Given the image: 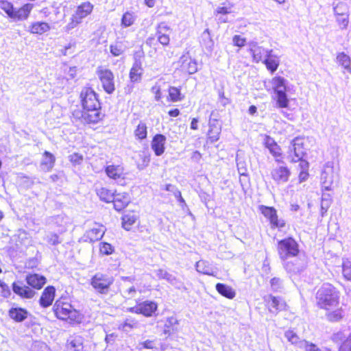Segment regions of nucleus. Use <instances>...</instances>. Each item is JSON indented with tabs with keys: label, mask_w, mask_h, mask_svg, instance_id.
I'll use <instances>...</instances> for the list:
<instances>
[{
	"label": "nucleus",
	"mask_w": 351,
	"mask_h": 351,
	"mask_svg": "<svg viewBox=\"0 0 351 351\" xmlns=\"http://www.w3.org/2000/svg\"><path fill=\"white\" fill-rule=\"evenodd\" d=\"M316 306L325 312L329 323H339L346 317V311L340 303V291L332 283L324 282L315 294Z\"/></svg>",
	"instance_id": "f257e3e1"
},
{
	"label": "nucleus",
	"mask_w": 351,
	"mask_h": 351,
	"mask_svg": "<svg viewBox=\"0 0 351 351\" xmlns=\"http://www.w3.org/2000/svg\"><path fill=\"white\" fill-rule=\"evenodd\" d=\"M53 312L56 318L72 325L80 324L84 317L81 311L75 309L65 297H60L55 302Z\"/></svg>",
	"instance_id": "f03ea898"
},
{
	"label": "nucleus",
	"mask_w": 351,
	"mask_h": 351,
	"mask_svg": "<svg viewBox=\"0 0 351 351\" xmlns=\"http://www.w3.org/2000/svg\"><path fill=\"white\" fill-rule=\"evenodd\" d=\"M33 7V4L27 3L17 8L10 1L5 0L0 1V8L9 18L14 21L27 20L30 15Z\"/></svg>",
	"instance_id": "7ed1b4c3"
},
{
	"label": "nucleus",
	"mask_w": 351,
	"mask_h": 351,
	"mask_svg": "<svg viewBox=\"0 0 351 351\" xmlns=\"http://www.w3.org/2000/svg\"><path fill=\"white\" fill-rule=\"evenodd\" d=\"M279 258L285 261L297 256L300 253L299 244L292 237H287L279 240L276 245Z\"/></svg>",
	"instance_id": "20e7f679"
},
{
	"label": "nucleus",
	"mask_w": 351,
	"mask_h": 351,
	"mask_svg": "<svg viewBox=\"0 0 351 351\" xmlns=\"http://www.w3.org/2000/svg\"><path fill=\"white\" fill-rule=\"evenodd\" d=\"M163 31H171L170 26L164 21L158 23L156 27L157 40H156L154 36H150L146 40V45L150 48H152L154 50V52L158 49V43H160L163 47H167L170 44L171 39L169 35L165 34Z\"/></svg>",
	"instance_id": "39448f33"
},
{
	"label": "nucleus",
	"mask_w": 351,
	"mask_h": 351,
	"mask_svg": "<svg viewBox=\"0 0 351 351\" xmlns=\"http://www.w3.org/2000/svg\"><path fill=\"white\" fill-rule=\"evenodd\" d=\"M114 281L112 276L107 273L97 272L90 278V284L97 292L101 294H107Z\"/></svg>",
	"instance_id": "423d86ee"
},
{
	"label": "nucleus",
	"mask_w": 351,
	"mask_h": 351,
	"mask_svg": "<svg viewBox=\"0 0 351 351\" xmlns=\"http://www.w3.org/2000/svg\"><path fill=\"white\" fill-rule=\"evenodd\" d=\"M258 210L265 218L268 220L271 229L281 231L282 229L287 226V221L283 219L279 218L278 211L274 206L261 205L258 206Z\"/></svg>",
	"instance_id": "0eeeda50"
},
{
	"label": "nucleus",
	"mask_w": 351,
	"mask_h": 351,
	"mask_svg": "<svg viewBox=\"0 0 351 351\" xmlns=\"http://www.w3.org/2000/svg\"><path fill=\"white\" fill-rule=\"evenodd\" d=\"M93 9L94 5L90 1H84L78 5L70 19L69 27L75 28L77 27L84 18L92 14Z\"/></svg>",
	"instance_id": "6e6552de"
},
{
	"label": "nucleus",
	"mask_w": 351,
	"mask_h": 351,
	"mask_svg": "<svg viewBox=\"0 0 351 351\" xmlns=\"http://www.w3.org/2000/svg\"><path fill=\"white\" fill-rule=\"evenodd\" d=\"M96 74L104 90L107 94H112L115 90L114 75L113 72L102 66L97 67Z\"/></svg>",
	"instance_id": "1a4fd4ad"
},
{
	"label": "nucleus",
	"mask_w": 351,
	"mask_h": 351,
	"mask_svg": "<svg viewBox=\"0 0 351 351\" xmlns=\"http://www.w3.org/2000/svg\"><path fill=\"white\" fill-rule=\"evenodd\" d=\"M291 147L289 150V156L290 162L295 163L300 160H303V158L306 154V145L304 138L295 137L291 143Z\"/></svg>",
	"instance_id": "9d476101"
},
{
	"label": "nucleus",
	"mask_w": 351,
	"mask_h": 351,
	"mask_svg": "<svg viewBox=\"0 0 351 351\" xmlns=\"http://www.w3.org/2000/svg\"><path fill=\"white\" fill-rule=\"evenodd\" d=\"M82 110L101 108L98 95L91 87H84L80 95Z\"/></svg>",
	"instance_id": "9b49d317"
},
{
	"label": "nucleus",
	"mask_w": 351,
	"mask_h": 351,
	"mask_svg": "<svg viewBox=\"0 0 351 351\" xmlns=\"http://www.w3.org/2000/svg\"><path fill=\"white\" fill-rule=\"evenodd\" d=\"M105 173L110 180L120 182L121 185L127 184L128 171L121 164H111L106 166Z\"/></svg>",
	"instance_id": "f8f14e48"
},
{
	"label": "nucleus",
	"mask_w": 351,
	"mask_h": 351,
	"mask_svg": "<svg viewBox=\"0 0 351 351\" xmlns=\"http://www.w3.org/2000/svg\"><path fill=\"white\" fill-rule=\"evenodd\" d=\"M158 304L152 300L136 302V305L130 307L128 311L132 313L142 315L145 317H151L156 314Z\"/></svg>",
	"instance_id": "ddd939ff"
},
{
	"label": "nucleus",
	"mask_w": 351,
	"mask_h": 351,
	"mask_svg": "<svg viewBox=\"0 0 351 351\" xmlns=\"http://www.w3.org/2000/svg\"><path fill=\"white\" fill-rule=\"evenodd\" d=\"M263 146L269 150L276 162L283 163L285 158L283 151L281 147L272 137L269 135H265L263 140Z\"/></svg>",
	"instance_id": "4468645a"
},
{
	"label": "nucleus",
	"mask_w": 351,
	"mask_h": 351,
	"mask_svg": "<svg viewBox=\"0 0 351 351\" xmlns=\"http://www.w3.org/2000/svg\"><path fill=\"white\" fill-rule=\"evenodd\" d=\"M104 114L101 112V108L82 110L80 119L84 124L94 125L103 120Z\"/></svg>",
	"instance_id": "2eb2a0df"
},
{
	"label": "nucleus",
	"mask_w": 351,
	"mask_h": 351,
	"mask_svg": "<svg viewBox=\"0 0 351 351\" xmlns=\"http://www.w3.org/2000/svg\"><path fill=\"white\" fill-rule=\"evenodd\" d=\"M291 174L290 169L285 164L273 167L270 172L271 178L277 184L287 182Z\"/></svg>",
	"instance_id": "dca6fc26"
},
{
	"label": "nucleus",
	"mask_w": 351,
	"mask_h": 351,
	"mask_svg": "<svg viewBox=\"0 0 351 351\" xmlns=\"http://www.w3.org/2000/svg\"><path fill=\"white\" fill-rule=\"evenodd\" d=\"M12 289L13 292L21 299H32L36 295L35 291L21 280L13 282Z\"/></svg>",
	"instance_id": "f3484780"
},
{
	"label": "nucleus",
	"mask_w": 351,
	"mask_h": 351,
	"mask_svg": "<svg viewBox=\"0 0 351 351\" xmlns=\"http://www.w3.org/2000/svg\"><path fill=\"white\" fill-rule=\"evenodd\" d=\"M104 234L105 231L102 226H97L86 230L79 239V242L93 243L101 239Z\"/></svg>",
	"instance_id": "a211bd4d"
},
{
	"label": "nucleus",
	"mask_w": 351,
	"mask_h": 351,
	"mask_svg": "<svg viewBox=\"0 0 351 351\" xmlns=\"http://www.w3.org/2000/svg\"><path fill=\"white\" fill-rule=\"evenodd\" d=\"M25 280L29 287L32 290H40L47 282V278L45 276L36 274L29 273L25 276Z\"/></svg>",
	"instance_id": "6ab92c4d"
},
{
	"label": "nucleus",
	"mask_w": 351,
	"mask_h": 351,
	"mask_svg": "<svg viewBox=\"0 0 351 351\" xmlns=\"http://www.w3.org/2000/svg\"><path fill=\"white\" fill-rule=\"evenodd\" d=\"M56 288L52 285L47 286L42 291L38 302L41 307L47 308L50 306L56 297Z\"/></svg>",
	"instance_id": "aec40b11"
},
{
	"label": "nucleus",
	"mask_w": 351,
	"mask_h": 351,
	"mask_svg": "<svg viewBox=\"0 0 351 351\" xmlns=\"http://www.w3.org/2000/svg\"><path fill=\"white\" fill-rule=\"evenodd\" d=\"M131 199L129 193L126 192H117L115 191L113 199L111 202L114 208L117 211H121L130 204Z\"/></svg>",
	"instance_id": "412c9836"
},
{
	"label": "nucleus",
	"mask_w": 351,
	"mask_h": 351,
	"mask_svg": "<svg viewBox=\"0 0 351 351\" xmlns=\"http://www.w3.org/2000/svg\"><path fill=\"white\" fill-rule=\"evenodd\" d=\"M167 138L162 134H155L151 141V147L157 156L165 153Z\"/></svg>",
	"instance_id": "4be33fe9"
},
{
	"label": "nucleus",
	"mask_w": 351,
	"mask_h": 351,
	"mask_svg": "<svg viewBox=\"0 0 351 351\" xmlns=\"http://www.w3.org/2000/svg\"><path fill=\"white\" fill-rule=\"evenodd\" d=\"M180 71L185 74H193L197 71V62L189 55H183L180 60Z\"/></svg>",
	"instance_id": "5701e85b"
},
{
	"label": "nucleus",
	"mask_w": 351,
	"mask_h": 351,
	"mask_svg": "<svg viewBox=\"0 0 351 351\" xmlns=\"http://www.w3.org/2000/svg\"><path fill=\"white\" fill-rule=\"evenodd\" d=\"M84 341L80 335L71 336L65 343L64 351H84Z\"/></svg>",
	"instance_id": "b1692460"
},
{
	"label": "nucleus",
	"mask_w": 351,
	"mask_h": 351,
	"mask_svg": "<svg viewBox=\"0 0 351 351\" xmlns=\"http://www.w3.org/2000/svg\"><path fill=\"white\" fill-rule=\"evenodd\" d=\"M263 63L271 73H274L276 71L280 65V60L276 55L272 53V50H269L267 51L265 58Z\"/></svg>",
	"instance_id": "393cba45"
},
{
	"label": "nucleus",
	"mask_w": 351,
	"mask_h": 351,
	"mask_svg": "<svg viewBox=\"0 0 351 351\" xmlns=\"http://www.w3.org/2000/svg\"><path fill=\"white\" fill-rule=\"evenodd\" d=\"M51 29L50 25L47 22L36 21L29 25L28 31L32 34L43 35Z\"/></svg>",
	"instance_id": "a878e982"
},
{
	"label": "nucleus",
	"mask_w": 351,
	"mask_h": 351,
	"mask_svg": "<svg viewBox=\"0 0 351 351\" xmlns=\"http://www.w3.org/2000/svg\"><path fill=\"white\" fill-rule=\"evenodd\" d=\"M143 75V68L142 62L133 63L130 72V81L132 83L141 82Z\"/></svg>",
	"instance_id": "bb28decb"
},
{
	"label": "nucleus",
	"mask_w": 351,
	"mask_h": 351,
	"mask_svg": "<svg viewBox=\"0 0 351 351\" xmlns=\"http://www.w3.org/2000/svg\"><path fill=\"white\" fill-rule=\"evenodd\" d=\"M209 129L207 132V142L213 143L219 138L221 127L219 123H212L210 121L208 123Z\"/></svg>",
	"instance_id": "cd10ccee"
},
{
	"label": "nucleus",
	"mask_w": 351,
	"mask_h": 351,
	"mask_svg": "<svg viewBox=\"0 0 351 351\" xmlns=\"http://www.w3.org/2000/svg\"><path fill=\"white\" fill-rule=\"evenodd\" d=\"M184 99V95L182 93L181 88L170 86L167 88V101L170 103H177Z\"/></svg>",
	"instance_id": "c85d7f7f"
},
{
	"label": "nucleus",
	"mask_w": 351,
	"mask_h": 351,
	"mask_svg": "<svg viewBox=\"0 0 351 351\" xmlns=\"http://www.w3.org/2000/svg\"><path fill=\"white\" fill-rule=\"evenodd\" d=\"M43 159L40 162V167L44 171H50L55 165L56 158L53 154L48 151H45L43 153Z\"/></svg>",
	"instance_id": "c756f323"
},
{
	"label": "nucleus",
	"mask_w": 351,
	"mask_h": 351,
	"mask_svg": "<svg viewBox=\"0 0 351 351\" xmlns=\"http://www.w3.org/2000/svg\"><path fill=\"white\" fill-rule=\"evenodd\" d=\"M215 289L219 294L227 299L232 300L236 296L234 289L226 284L217 283Z\"/></svg>",
	"instance_id": "7c9ffc66"
},
{
	"label": "nucleus",
	"mask_w": 351,
	"mask_h": 351,
	"mask_svg": "<svg viewBox=\"0 0 351 351\" xmlns=\"http://www.w3.org/2000/svg\"><path fill=\"white\" fill-rule=\"evenodd\" d=\"M27 311L21 307L11 308L8 311L10 317L16 322L24 321L27 317Z\"/></svg>",
	"instance_id": "2f4dec72"
},
{
	"label": "nucleus",
	"mask_w": 351,
	"mask_h": 351,
	"mask_svg": "<svg viewBox=\"0 0 351 351\" xmlns=\"http://www.w3.org/2000/svg\"><path fill=\"white\" fill-rule=\"evenodd\" d=\"M269 306L274 308L276 312L285 311L287 309V304L285 301L279 297L274 296L272 295H269Z\"/></svg>",
	"instance_id": "473e14b6"
},
{
	"label": "nucleus",
	"mask_w": 351,
	"mask_h": 351,
	"mask_svg": "<svg viewBox=\"0 0 351 351\" xmlns=\"http://www.w3.org/2000/svg\"><path fill=\"white\" fill-rule=\"evenodd\" d=\"M334 12L336 16V22L340 29L347 28L349 23V14L348 12H339L338 6L334 8Z\"/></svg>",
	"instance_id": "72a5a7b5"
},
{
	"label": "nucleus",
	"mask_w": 351,
	"mask_h": 351,
	"mask_svg": "<svg viewBox=\"0 0 351 351\" xmlns=\"http://www.w3.org/2000/svg\"><path fill=\"white\" fill-rule=\"evenodd\" d=\"M148 135L147 124L140 121L134 130V136L138 141H143L147 139Z\"/></svg>",
	"instance_id": "f704fd0d"
},
{
	"label": "nucleus",
	"mask_w": 351,
	"mask_h": 351,
	"mask_svg": "<svg viewBox=\"0 0 351 351\" xmlns=\"http://www.w3.org/2000/svg\"><path fill=\"white\" fill-rule=\"evenodd\" d=\"M138 218V216L134 211L124 215L121 218L123 228L128 231L130 230Z\"/></svg>",
	"instance_id": "c9c22d12"
},
{
	"label": "nucleus",
	"mask_w": 351,
	"mask_h": 351,
	"mask_svg": "<svg viewBox=\"0 0 351 351\" xmlns=\"http://www.w3.org/2000/svg\"><path fill=\"white\" fill-rule=\"evenodd\" d=\"M114 193L115 191H112L107 187H101L96 190V194L99 199L106 203H111Z\"/></svg>",
	"instance_id": "e433bc0d"
},
{
	"label": "nucleus",
	"mask_w": 351,
	"mask_h": 351,
	"mask_svg": "<svg viewBox=\"0 0 351 351\" xmlns=\"http://www.w3.org/2000/svg\"><path fill=\"white\" fill-rule=\"evenodd\" d=\"M234 4L232 2L226 1L215 9L214 11V15L216 16H221L223 15L230 14L232 12Z\"/></svg>",
	"instance_id": "4c0bfd02"
},
{
	"label": "nucleus",
	"mask_w": 351,
	"mask_h": 351,
	"mask_svg": "<svg viewBox=\"0 0 351 351\" xmlns=\"http://www.w3.org/2000/svg\"><path fill=\"white\" fill-rule=\"evenodd\" d=\"M299 168L300 172L298 173V181L300 183L306 181L309 178V163L307 160H300Z\"/></svg>",
	"instance_id": "58836bf2"
},
{
	"label": "nucleus",
	"mask_w": 351,
	"mask_h": 351,
	"mask_svg": "<svg viewBox=\"0 0 351 351\" xmlns=\"http://www.w3.org/2000/svg\"><path fill=\"white\" fill-rule=\"evenodd\" d=\"M276 103L279 108H287L289 105V100L287 98L285 90H276Z\"/></svg>",
	"instance_id": "ea45409f"
},
{
	"label": "nucleus",
	"mask_w": 351,
	"mask_h": 351,
	"mask_svg": "<svg viewBox=\"0 0 351 351\" xmlns=\"http://www.w3.org/2000/svg\"><path fill=\"white\" fill-rule=\"evenodd\" d=\"M252 56L253 60L258 63L260 62H263L264 59L265 58L267 51L264 48L259 46H255L252 49H251Z\"/></svg>",
	"instance_id": "a19ab883"
},
{
	"label": "nucleus",
	"mask_w": 351,
	"mask_h": 351,
	"mask_svg": "<svg viewBox=\"0 0 351 351\" xmlns=\"http://www.w3.org/2000/svg\"><path fill=\"white\" fill-rule=\"evenodd\" d=\"M177 324L178 321L176 318L173 317L167 318L165 324L164 333L170 335L177 332Z\"/></svg>",
	"instance_id": "79ce46f5"
},
{
	"label": "nucleus",
	"mask_w": 351,
	"mask_h": 351,
	"mask_svg": "<svg viewBox=\"0 0 351 351\" xmlns=\"http://www.w3.org/2000/svg\"><path fill=\"white\" fill-rule=\"evenodd\" d=\"M136 16L133 12L127 11L123 13L121 24L123 27H128L132 25L135 21Z\"/></svg>",
	"instance_id": "37998d69"
},
{
	"label": "nucleus",
	"mask_w": 351,
	"mask_h": 351,
	"mask_svg": "<svg viewBox=\"0 0 351 351\" xmlns=\"http://www.w3.org/2000/svg\"><path fill=\"white\" fill-rule=\"evenodd\" d=\"M195 267L199 273L211 275V268L207 261L200 260L196 263Z\"/></svg>",
	"instance_id": "c03bdc74"
},
{
	"label": "nucleus",
	"mask_w": 351,
	"mask_h": 351,
	"mask_svg": "<svg viewBox=\"0 0 351 351\" xmlns=\"http://www.w3.org/2000/svg\"><path fill=\"white\" fill-rule=\"evenodd\" d=\"M99 252L101 255H111L114 252V247L109 243L101 242L99 245Z\"/></svg>",
	"instance_id": "a18cd8bd"
},
{
	"label": "nucleus",
	"mask_w": 351,
	"mask_h": 351,
	"mask_svg": "<svg viewBox=\"0 0 351 351\" xmlns=\"http://www.w3.org/2000/svg\"><path fill=\"white\" fill-rule=\"evenodd\" d=\"M337 60L338 63L343 67L348 69L350 68L351 60L350 57L343 52L337 54Z\"/></svg>",
	"instance_id": "49530a36"
},
{
	"label": "nucleus",
	"mask_w": 351,
	"mask_h": 351,
	"mask_svg": "<svg viewBox=\"0 0 351 351\" xmlns=\"http://www.w3.org/2000/svg\"><path fill=\"white\" fill-rule=\"evenodd\" d=\"M69 160L73 166H79L84 162V156L80 153L74 152L69 156Z\"/></svg>",
	"instance_id": "de8ad7c7"
},
{
	"label": "nucleus",
	"mask_w": 351,
	"mask_h": 351,
	"mask_svg": "<svg viewBox=\"0 0 351 351\" xmlns=\"http://www.w3.org/2000/svg\"><path fill=\"white\" fill-rule=\"evenodd\" d=\"M151 156L149 154H143L140 155L138 160H137V167L139 169H143L147 167L150 162Z\"/></svg>",
	"instance_id": "09e8293b"
},
{
	"label": "nucleus",
	"mask_w": 351,
	"mask_h": 351,
	"mask_svg": "<svg viewBox=\"0 0 351 351\" xmlns=\"http://www.w3.org/2000/svg\"><path fill=\"white\" fill-rule=\"evenodd\" d=\"M342 275L345 280L351 281V262L343 261L342 263Z\"/></svg>",
	"instance_id": "8fccbe9b"
},
{
	"label": "nucleus",
	"mask_w": 351,
	"mask_h": 351,
	"mask_svg": "<svg viewBox=\"0 0 351 351\" xmlns=\"http://www.w3.org/2000/svg\"><path fill=\"white\" fill-rule=\"evenodd\" d=\"M285 336L291 344H297L300 342V337L292 329L287 330L285 332Z\"/></svg>",
	"instance_id": "3c124183"
},
{
	"label": "nucleus",
	"mask_w": 351,
	"mask_h": 351,
	"mask_svg": "<svg viewBox=\"0 0 351 351\" xmlns=\"http://www.w3.org/2000/svg\"><path fill=\"white\" fill-rule=\"evenodd\" d=\"M271 84H273L274 91L279 90L278 88L283 87L285 90V80L280 76H275L271 79Z\"/></svg>",
	"instance_id": "603ef678"
},
{
	"label": "nucleus",
	"mask_w": 351,
	"mask_h": 351,
	"mask_svg": "<svg viewBox=\"0 0 351 351\" xmlns=\"http://www.w3.org/2000/svg\"><path fill=\"white\" fill-rule=\"evenodd\" d=\"M110 51L113 56L117 57L122 55L124 52V49L121 43L112 44L109 47Z\"/></svg>",
	"instance_id": "864d4df0"
},
{
	"label": "nucleus",
	"mask_w": 351,
	"mask_h": 351,
	"mask_svg": "<svg viewBox=\"0 0 351 351\" xmlns=\"http://www.w3.org/2000/svg\"><path fill=\"white\" fill-rule=\"evenodd\" d=\"M11 291L9 286L3 280H0V296L8 298L10 296Z\"/></svg>",
	"instance_id": "5fc2aeb1"
},
{
	"label": "nucleus",
	"mask_w": 351,
	"mask_h": 351,
	"mask_svg": "<svg viewBox=\"0 0 351 351\" xmlns=\"http://www.w3.org/2000/svg\"><path fill=\"white\" fill-rule=\"evenodd\" d=\"M151 91L154 94V99L156 101H161L163 98V94L160 85H154L152 87Z\"/></svg>",
	"instance_id": "6e6d98bb"
},
{
	"label": "nucleus",
	"mask_w": 351,
	"mask_h": 351,
	"mask_svg": "<svg viewBox=\"0 0 351 351\" xmlns=\"http://www.w3.org/2000/svg\"><path fill=\"white\" fill-rule=\"evenodd\" d=\"M232 42L234 46L241 48L245 46L247 43V39L246 38L243 37L241 35H234L232 37Z\"/></svg>",
	"instance_id": "4d7b16f0"
},
{
	"label": "nucleus",
	"mask_w": 351,
	"mask_h": 351,
	"mask_svg": "<svg viewBox=\"0 0 351 351\" xmlns=\"http://www.w3.org/2000/svg\"><path fill=\"white\" fill-rule=\"evenodd\" d=\"M138 325V322L134 318H127L122 324V328L124 330L132 329L136 328Z\"/></svg>",
	"instance_id": "13d9d810"
},
{
	"label": "nucleus",
	"mask_w": 351,
	"mask_h": 351,
	"mask_svg": "<svg viewBox=\"0 0 351 351\" xmlns=\"http://www.w3.org/2000/svg\"><path fill=\"white\" fill-rule=\"evenodd\" d=\"M338 351H351V333L341 343Z\"/></svg>",
	"instance_id": "bf43d9fd"
},
{
	"label": "nucleus",
	"mask_w": 351,
	"mask_h": 351,
	"mask_svg": "<svg viewBox=\"0 0 351 351\" xmlns=\"http://www.w3.org/2000/svg\"><path fill=\"white\" fill-rule=\"evenodd\" d=\"M305 351H331L330 349L325 348L324 349L319 348L315 343L306 342Z\"/></svg>",
	"instance_id": "052dcab7"
},
{
	"label": "nucleus",
	"mask_w": 351,
	"mask_h": 351,
	"mask_svg": "<svg viewBox=\"0 0 351 351\" xmlns=\"http://www.w3.org/2000/svg\"><path fill=\"white\" fill-rule=\"evenodd\" d=\"M133 56L134 60V63L141 62V59L143 58L145 56V53L143 49L141 48L139 50L136 51L134 53Z\"/></svg>",
	"instance_id": "680f3d73"
},
{
	"label": "nucleus",
	"mask_w": 351,
	"mask_h": 351,
	"mask_svg": "<svg viewBox=\"0 0 351 351\" xmlns=\"http://www.w3.org/2000/svg\"><path fill=\"white\" fill-rule=\"evenodd\" d=\"M141 347L146 349H154L156 348L154 340L147 339L140 343Z\"/></svg>",
	"instance_id": "e2e57ef3"
},
{
	"label": "nucleus",
	"mask_w": 351,
	"mask_h": 351,
	"mask_svg": "<svg viewBox=\"0 0 351 351\" xmlns=\"http://www.w3.org/2000/svg\"><path fill=\"white\" fill-rule=\"evenodd\" d=\"M136 291H136V288L134 287L129 288L126 291V293H128V295H125V298L128 300L132 299V298L136 296Z\"/></svg>",
	"instance_id": "0e129e2a"
},
{
	"label": "nucleus",
	"mask_w": 351,
	"mask_h": 351,
	"mask_svg": "<svg viewBox=\"0 0 351 351\" xmlns=\"http://www.w3.org/2000/svg\"><path fill=\"white\" fill-rule=\"evenodd\" d=\"M180 112L178 108H173L168 111V114L171 117H177L180 115Z\"/></svg>",
	"instance_id": "69168bd1"
},
{
	"label": "nucleus",
	"mask_w": 351,
	"mask_h": 351,
	"mask_svg": "<svg viewBox=\"0 0 351 351\" xmlns=\"http://www.w3.org/2000/svg\"><path fill=\"white\" fill-rule=\"evenodd\" d=\"M191 129L193 130H197L198 129V119L197 118H193L191 122Z\"/></svg>",
	"instance_id": "338daca9"
},
{
	"label": "nucleus",
	"mask_w": 351,
	"mask_h": 351,
	"mask_svg": "<svg viewBox=\"0 0 351 351\" xmlns=\"http://www.w3.org/2000/svg\"><path fill=\"white\" fill-rule=\"evenodd\" d=\"M191 158L193 160L199 161L202 158V154L199 151H195L193 152Z\"/></svg>",
	"instance_id": "774afa93"
}]
</instances>
